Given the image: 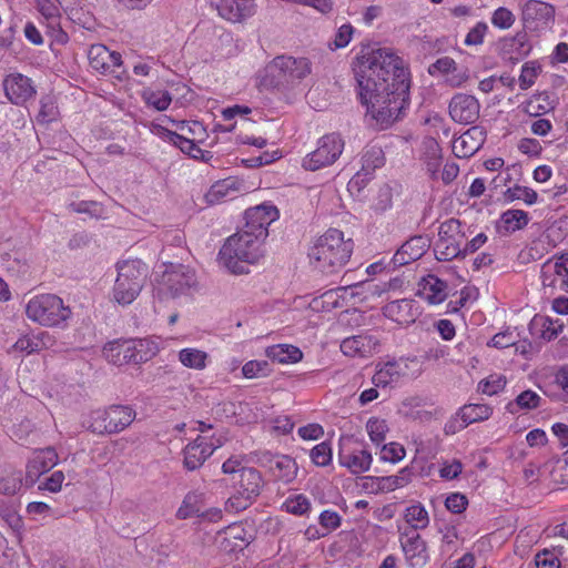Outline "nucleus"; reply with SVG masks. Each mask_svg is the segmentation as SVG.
I'll list each match as a JSON object with an SVG mask.
<instances>
[{"label":"nucleus","mask_w":568,"mask_h":568,"mask_svg":"<svg viewBox=\"0 0 568 568\" xmlns=\"http://www.w3.org/2000/svg\"><path fill=\"white\" fill-rule=\"evenodd\" d=\"M201 495L195 493H189L184 499L180 508L178 509L176 516L180 519H187L192 516H205L202 511Z\"/></svg>","instance_id":"47"},{"label":"nucleus","mask_w":568,"mask_h":568,"mask_svg":"<svg viewBox=\"0 0 568 568\" xmlns=\"http://www.w3.org/2000/svg\"><path fill=\"white\" fill-rule=\"evenodd\" d=\"M178 358L180 363L190 369L203 371L207 367L210 355L196 347H185L179 351Z\"/></svg>","instance_id":"34"},{"label":"nucleus","mask_w":568,"mask_h":568,"mask_svg":"<svg viewBox=\"0 0 568 568\" xmlns=\"http://www.w3.org/2000/svg\"><path fill=\"white\" fill-rule=\"evenodd\" d=\"M378 341L371 335H354L346 337L341 343V351L349 357H368L376 352Z\"/></svg>","instance_id":"24"},{"label":"nucleus","mask_w":568,"mask_h":568,"mask_svg":"<svg viewBox=\"0 0 568 568\" xmlns=\"http://www.w3.org/2000/svg\"><path fill=\"white\" fill-rule=\"evenodd\" d=\"M518 150L523 154L529 156H539L542 151V146L537 139L524 138L518 142Z\"/></svg>","instance_id":"63"},{"label":"nucleus","mask_w":568,"mask_h":568,"mask_svg":"<svg viewBox=\"0 0 568 568\" xmlns=\"http://www.w3.org/2000/svg\"><path fill=\"white\" fill-rule=\"evenodd\" d=\"M556 10L551 3L541 0H527L520 8V19L529 32H542L555 21Z\"/></svg>","instance_id":"12"},{"label":"nucleus","mask_w":568,"mask_h":568,"mask_svg":"<svg viewBox=\"0 0 568 568\" xmlns=\"http://www.w3.org/2000/svg\"><path fill=\"white\" fill-rule=\"evenodd\" d=\"M418 295L429 305H438L448 296V285L436 275L428 274L418 284Z\"/></svg>","instance_id":"23"},{"label":"nucleus","mask_w":568,"mask_h":568,"mask_svg":"<svg viewBox=\"0 0 568 568\" xmlns=\"http://www.w3.org/2000/svg\"><path fill=\"white\" fill-rule=\"evenodd\" d=\"M488 31V26L484 21H478L466 34L465 45H479L484 42L485 36Z\"/></svg>","instance_id":"59"},{"label":"nucleus","mask_w":568,"mask_h":568,"mask_svg":"<svg viewBox=\"0 0 568 568\" xmlns=\"http://www.w3.org/2000/svg\"><path fill=\"white\" fill-rule=\"evenodd\" d=\"M216 446L205 436L197 438L189 444L184 449V462H206L214 453Z\"/></svg>","instance_id":"32"},{"label":"nucleus","mask_w":568,"mask_h":568,"mask_svg":"<svg viewBox=\"0 0 568 568\" xmlns=\"http://www.w3.org/2000/svg\"><path fill=\"white\" fill-rule=\"evenodd\" d=\"M242 464H222L224 474L232 475V484L237 496L231 497L229 503L236 510L245 509L253 498L260 495L263 487V478L260 471L253 467H240Z\"/></svg>","instance_id":"7"},{"label":"nucleus","mask_w":568,"mask_h":568,"mask_svg":"<svg viewBox=\"0 0 568 568\" xmlns=\"http://www.w3.org/2000/svg\"><path fill=\"white\" fill-rule=\"evenodd\" d=\"M354 242L344 232L328 229L308 250L311 265L324 274L339 272L351 260Z\"/></svg>","instance_id":"3"},{"label":"nucleus","mask_w":568,"mask_h":568,"mask_svg":"<svg viewBox=\"0 0 568 568\" xmlns=\"http://www.w3.org/2000/svg\"><path fill=\"white\" fill-rule=\"evenodd\" d=\"M344 146L345 142L341 134L335 132L325 134L318 139L316 149L303 159L302 166L307 171L329 166L341 156Z\"/></svg>","instance_id":"11"},{"label":"nucleus","mask_w":568,"mask_h":568,"mask_svg":"<svg viewBox=\"0 0 568 568\" xmlns=\"http://www.w3.org/2000/svg\"><path fill=\"white\" fill-rule=\"evenodd\" d=\"M468 505V499L465 495L459 493L450 494L446 500V508L453 514H462Z\"/></svg>","instance_id":"62"},{"label":"nucleus","mask_w":568,"mask_h":568,"mask_svg":"<svg viewBox=\"0 0 568 568\" xmlns=\"http://www.w3.org/2000/svg\"><path fill=\"white\" fill-rule=\"evenodd\" d=\"M531 43L526 32H517L513 37L503 39L501 53L505 59L519 61L531 52Z\"/></svg>","instance_id":"26"},{"label":"nucleus","mask_w":568,"mask_h":568,"mask_svg":"<svg viewBox=\"0 0 568 568\" xmlns=\"http://www.w3.org/2000/svg\"><path fill=\"white\" fill-rule=\"evenodd\" d=\"M528 222V213L523 210H507L500 216V227L507 233L524 229Z\"/></svg>","instance_id":"40"},{"label":"nucleus","mask_w":568,"mask_h":568,"mask_svg":"<svg viewBox=\"0 0 568 568\" xmlns=\"http://www.w3.org/2000/svg\"><path fill=\"white\" fill-rule=\"evenodd\" d=\"M37 9L48 24H57L61 19L60 6L55 0H36Z\"/></svg>","instance_id":"51"},{"label":"nucleus","mask_w":568,"mask_h":568,"mask_svg":"<svg viewBox=\"0 0 568 568\" xmlns=\"http://www.w3.org/2000/svg\"><path fill=\"white\" fill-rule=\"evenodd\" d=\"M400 546L410 568H422L428 562L427 545L419 534L405 531L400 536Z\"/></svg>","instance_id":"17"},{"label":"nucleus","mask_w":568,"mask_h":568,"mask_svg":"<svg viewBox=\"0 0 568 568\" xmlns=\"http://www.w3.org/2000/svg\"><path fill=\"white\" fill-rule=\"evenodd\" d=\"M354 32H355V28L351 23L347 22V23L342 24L337 29L333 41L328 43V48L331 50H338V49L346 48L349 44V42L352 41Z\"/></svg>","instance_id":"55"},{"label":"nucleus","mask_w":568,"mask_h":568,"mask_svg":"<svg viewBox=\"0 0 568 568\" xmlns=\"http://www.w3.org/2000/svg\"><path fill=\"white\" fill-rule=\"evenodd\" d=\"M55 343V337L48 331H40L36 334H23L8 349V354L19 353L28 356L52 348Z\"/></svg>","instance_id":"19"},{"label":"nucleus","mask_w":568,"mask_h":568,"mask_svg":"<svg viewBox=\"0 0 568 568\" xmlns=\"http://www.w3.org/2000/svg\"><path fill=\"white\" fill-rule=\"evenodd\" d=\"M507 379L501 374H490L478 384V390L487 396H494L503 392L506 387Z\"/></svg>","instance_id":"50"},{"label":"nucleus","mask_w":568,"mask_h":568,"mask_svg":"<svg viewBox=\"0 0 568 568\" xmlns=\"http://www.w3.org/2000/svg\"><path fill=\"white\" fill-rule=\"evenodd\" d=\"M283 508L290 514L302 516L310 510L311 503L305 496L296 495L287 498L283 504Z\"/></svg>","instance_id":"56"},{"label":"nucleus","mask_w":568,"mask_h":568,"mask_svg":"<svg viewBox=\"0 0 568 568\" xmlns=\"http://www.w3.org/2000/svg\"><path fill=\"white\" fill-rule=\"evenodd\" d=\"M132 364L151 361L160 351L159 344L151 338H130Z\"/></svg>","instance_id":"30"},{"label":"nucleus","mask_w":568,"mask_h":568,"mask_svg":"<svg viewBox=\"0 0 568 568\" xmlns=\"http://www.w3.org/2000/svg\"><path fill=\"white\" fill-rule=\"evenodd\" d=\"M382 311L386 318L400 326H408L415 323L420 315L417 302L410 298L392 301Z\"/></svg>","instance_id":"20"},{"label":"nucleus","mask_w":568,"mask_h":568,"mask_svg":"<svg viewBox=\"0 0 568 568\" xmlns=\"http://www.w3.org/2000/svg\"><path fill=\"white\" fill-rule=\"evenodd\" d=\"M413 469L409 466L404 467L397 475L381 477L379 484H382L383 491H393L396 488L404 487L412 480Z\"/></svg>","instance_id":"45"},{"label":"nucleus","mask_w":568,"mask_h":568,"mask_svg":"<svg viewBox=\"0 0 568 568\" xmlns=\"http://www.w3.org/2000/svg\"><path fill=\"white\" fill-rule=\"evenodd\" d=\"M537 568H566L562 566L557 555L548 549H544L535 557Z\"/></svg>","instance_id":"61"},{"label":"nucleus","mask_w":568,"mask_h":568,"mask_svg":"<svg viewBox=\"0 0 568 568\" xmlns=\"http://www.w3.org/2000/svg\"><path fill=\"white\" fill-rule=\"evenodd\" d=\"M404 367L400 362L392 361L381 365L375 372L372 381L376 387H386L397 383L404 374Z\"/></svg>","instance_id":"31"},{"label":"nucleus","mask_w":568,"mask_h":568,"mask_svg":"<svg viewBox=\"0 0 568 568\" xmlns=\"http://www.w3.org/2000/svg\"><path fill=\"white\" fill-rule=\"evenodd\" d=\"M347 290L346 286L328 290L322 295L314 297L310 303V307L315 312H331L334 308L343 307Z\"/></svg>","instance_id":"28"},{"label":"nucleus","mask_w":568,"mask_h":568,"mask_svg":"<svg viewBox=\"0 0 568 568\" xmlns=\"http://www.w3.org/2000/svg\"><path fill=\"white\" fill-rule=\"evenodd\" d=\"M320 524L326 530L327 534L331 530H335L341 526V516L333 510H324L320 515Z\"/></svg>","instance_id":"64"},{"label":"nucleus","mask_w":568,"mask_h":568,"mask_svg":"<svg viewBox=\"0 0 568 568\" xmlns=\"http://www.w3.org/2000/svg\"><path fill=\"white\" fill-rule=\"evenodd\" d=\"M540 277L544 287L568 293V252L554 261L546 262L542 265Z\"/></svg>","instance_id":"15"},{"label":"nucleus","mask_w":568,"mask_h":568,"mask_svg":"<svg viewBox=\"0 0 568 568\" xmlns=\"http://www.w3.org/2000/svg\"><path fill=\"white\" fill-rule=\"evenodd\" d=\"M540 403L541 397L536 392L527 389L518 394L513 402H509L506 408L511 414H515L519 410H530L538 408Z\"/></svg>","instance_id":"38"},{"label":"nucleus","mask_w":568,"mask_h":568,"mask_svg":"<svg viewBox=\"0 0 568 568\" xmlns=\"http://www.w3.org/2000/svg\"><path fill=\"white\" fill-rule=\"evenodd\" d=\"M102 353L104 358L115 366L132 364V354L129 339L119 338L110 341L103 346Z\"/></svg>","instance_id":"27"},{"label":"nucleus","mask_w":568,"mask_h":568,"mask_svg":"<svg viewBox=\"0 0 568 568\" xmlns=\"http://www.w3.org/2000/svg\"><path fill=\"white\" fill-rule=\"evenodd\" d=\"M361 103L377 123L388 125L409 104V71L388 48L358 55L354 67Z\"/></svg>","instance_id":"1"},{"label":"nucleus","mask_w":568,"mask_h":568,"mask_svg":"<svg viewBox=\"0 0 568 568\" xmlns=\"http://www.w3.org/2000/svg\"><path fill=\"white\" fill-rule=\"evenodd\" d=\"M217 14L232 23L243 22L256 13V0H210Z\"/></svg>","instance_id":"14"},{"label":"nucleus","mask_w":568,"mask_h":568,"mask_svg":"<svg viewBox=\"0 0 568 568\" xmlns=\"http://www.w3.org/2000/svg\"><path fill=\"white\" fill-rule=\"evenodd\" d=\"M534 325L540 326L539 337L547 342L556 339L565 327L560 320H552L550 317L535 320Z\"/></svg>","instance_id":"46"},{"label":"nucleus","mask_w":568,"mask_h":568,"mask_svg":"<svg viewBox=\"0 0 568 568\" xmlns=\"http://www.w3.org/2000/svg\"><path fill=\"white\" fill-rule=\"evenodd\" d=\"M450 118L460 124L475 123L480 114V103L470 94L457 93L449 102Z\"/></svg>","instance_id":"16"},{"label":"nucleus","mask_w":568,"mask_h":568,"mask_svg":"<svg viewBox=\"0 0 568 568\" xmlns=\"http://www.w3.org/2000/svg\"><path fill=\"white\" fill-rule=\"evenodd\" d=\"M406 456L404 446L396 442L385 444L381 450L382 462H402Z\"/></svg>","instance_id":"57"},{"label":"nucleus","mask_w":568,"mask_h":568,"mask_svg":"<svg viewBox=\"0 0 568 568\" xmlns=\"http://www.w3.org/2000/svg\"><path fill=\"white\" fill-rule=\"evenodd\" d=\"M0 517L16 534H21L24 527L23 519L13 507H1Z\"/></svg>","instance_id":"58"},{"label":"nucleus","mask_w":568,"mask_h":568,"mask_svg":"<svg viewBox=\"0 0 568 568\" xmlns=\"http://www.w3.org/2000/svg\"><path fill=\"white\" fill-rule=\"evenodd\" d=\"M312 73V62L306 57L280 54L266 63L258 77V87L288 95L300 89Z\"/></svg>","instance_id":"2"},{"label":"nucleus","mask_w":568,"mask_h":568,"mask_svg":"<svg viewBox=\"0 0 568 568\" xmlns=\"http://www.w3.org/2000/svg\"><path fill=\"white\" fill-rule=\"evenodd\" d=\"M116 270L113 300L120 305H130L142 291L148 277V266L140 260H126L119 262Z\"/></svg>","instance_id":"6"},{"label":"nucleus","mask_w":568,"mask_h":568,"mask_svg":"<svg viewBox=\"0 0 568 568\" xmlns=\"http://www.w3.org/2000/svg\"><path fill=\"white\" fill-rule=\"evenodd\" d=\"M490 22L498 30H509L516 22V16L510 9L498 7L493 11Z\"/></svg>","instance_id":"52"},{"label":"nucleus","mask_w":568,"mask_h":568,"mask_svg":"<svg viewBox=\"0 0 568 568\" xmlns=\"http://www.w3.org/2000/svg\"><path fill=\"white\" fill-rule=\"evenodd\" d=\"M493 414V407L488 404H468L464 405L459 410L463 424L462 428L473 423H478L488 419Z\"/></svg>","instance_id":"35"},{"label":"nucleus","mask_w":568,"mask_h":568,"mask_svg":"<svg viewBox=\"0 0 568 568\" xmlns=\"http://www.w3.org/2000/svg\"><path fill=\"white\" fill-rule=\"evenodd\" d=\"M467 227L459 220L450 217L439 224L434 253L438 261H452L463 254Z\"/></svg>","instance_id":"9"},{"label":"nucleus","mask_w":568,"mask_h":568,"mask_svg":"<svg viewBox=\"0 0 568 568\" xmlns=\"http://www.w3.org/2000/svg\"><path fill=\"white\" fill-rule=\"evenodd\" d=\"M555 101L548 92H539L530 97L525 110L531 116H539L554 110Z\"/></svg>","instance_id":"39"},{"label":"nucleus","mask_w":568,"mask_h":568,"mask_svg":"<svg viewBox=\"0 0 568 568\" xmlns=\"http://www.w3.org/2000/svg\"><path fill=\"white\" fill-rule=\"evenodd\" d=\"M404 518L412 527L410 531L414 532L419 529H425L429 524L428 511L420 503L407 507L405 509Z\"/></svg>","instance_id":"41"},{"label":"nucleus","mask_w":568,"mask_h":568,"mask_svg":"<svg viewBox=\"0 0 568 568\" xmlns=\"http://www.w3.org/2000/svg\"><path fill=\"white\" fill-rule=\"evenodd\" d=\"M23 485L21 471H4L0 474V494L7 496L16 495Z\"/></svg>","instance_id":"48"},{"label":"nucleus","mask_w":568,"mask_h":568,"mask_svg":"<svg viewBox=\"0 0 568 568\" xmlns=\"http://www.w3.org/2000/svg\"><path fill=\"white\" fill-rule=\"evenodd\" d=\"M26 316L42 327L63 329L68 326L72 311L60 296L42 293L28 301Z\"/></svg>","instance_id":"5"},{"label":"nucleus","mask_w":568,"mask_h":568,"mask_svg":"<svg viewBox=\"0 0 568 568\" xmlns=\"http://www.w3.org/2000/svg\"><path fill=\"white\" fill-rule=\"evenodd\" d=\"M385 163L384 152L378 146L367 148L362 155V171L364 175H369L376 169Z\"/></svg>","instance_id":"44"},{"label":"nucleus","mask_w":568,"mask_h":568,"mask_svg":"<svg viewBox=\"0 0 568 568\" xmlns=\"http://www.w3.org/2000/svg\"><path fill=\"white\" fill-rule=\"evenodd\" d=\"M241 191V183L234 178H229L215 182L206 192L205 200L209 204H219L236 199Z\"/></svg>","instance_id":"25"},{"label":"nucleus","mask_w":568,"mask_h":568,"mask_svg":"<svg viewBox=\"0 0 568 568\" xmlns=\"http://www.w3.org/2000/svg\"><path fill=\"white\" fill-rule=\"evenodd\" d=\"M265 355L278 364H294L302 359V351L293 345L276 344L265 349Z\"/></svg>","instance_id":"33"},{"label":"nucleus","mask_w":568,"mask_h":568,"mask_svg":"<svg viewBox=\"0 0 568 568\" xmlns=\"http://www.w3.org/2000/svg\"><path fill=\"white\" fill-rule=\"evenodd\" d=\"M264 240L243 229L229 236L220 250V258L233 274H245L247 265L264 257Z\"/></svg>","instance_id":"4"},{"label":"nucleus","mask_w":568,"mask_h":568,"mask_svg":"<svg viewBox=\"0 0 568 568\" xmlns=\"http://www.w3.org/2000/svg\"><path fill=\"white\" fill-rule=\"evenodd\" d=\"M68 209L78 214H87L92 219H101L104 215L103 205L97 201L71 202Z\"/></svg>","instance_id":"49"},{"label":"nucleus","mask_w":568,"mask_h":568,"mask_svg":"<svg viewBox=\"0 0 568 568\" xmlns=\"http://www.w3.org/2000/svg\"><path fill=\"white\" fill-rule=\"evenodd\" d=\"M427 247L428 243L426 239L423 236H415L402 245L400 250L396 253V256H400V262L406 264L422 257Z\"/></svg>","instance_id":"36"},{"label":"nucleus","mask_w":568,"mask_h":568,"mask_svg":"<svg viewBox=\"0 0 568 568\" xmlns=\"http://www.w3.org/2000/svg\"><path fill=\"white\" fill-rule=\"evenodd\" d=\"M366 430L371 440L379 445L386 438L388 425L387 422L383 418L371 417L366 423Z\"/></svg>","instance_id":"53"},{"label":"nucleus","mask_w":568,"mask_h":568,"mask_svg":"<svg viewBox=\"0 0 568 568\" xmlns=\"http://www.w3.org/2000/svg\"><path fill=\"white\" fill-rule=\"evenodd\" d=\"M8 100L13 104H23L36 94L31 79L21 73H11L3 81Z\"/></svg>","instance_id":"21"},{"label":"nucleus","mask_w":568,"mask_h":568,"mask_svg":"<svg viewBox=\"0 0 568 568\" xmlns=\"http://www.w3.org/2000/svg\"><path fill=\"white\" fill-rule=\"evenodd\" d=\"M136 416L131 406L111 405L93 409L89 415L88 427L97 434H115L132 424Z\"/></svg>","instance_id":"8"},{"label":"nucleus","mask_w":568,"mask_h":568,"mask_svg":"<svg viewBox=\"0 0 568 568\" xmlns=\"http://www.w3.org/2000/svg\"><path fill=\"white\" fill-rule=\"evenodd\" d=\"M423 159L427 171L432 176L438 172L442 161V149L436 140L428 139L424 142V154Z\"/></svg>","instance_id":"42"},{"label":"nucleus","mask_w":568,"mask_h":568,"mask_svg":"<svg viewBox=\"0 0 568 568\" xmlns=\"http://www.w3.org/2000/svg\"><path fill=\"white\" fill-rule=\"evenodd\" d=\"M64 481V474L61 470L53 471L50 476L44 477L39 486V490H48L50 493H59Z\"/></svg>","instance_id":"60"},{"label":"nucleus","mask_w":568,"mask_h":568,"mask_svg":"<svg viewBox=\"0 0 568 568\" xmlns=\"http://www.w3.org/2000/svg\"><path fill=\"white\" fill-rule=\"evenodd\" d=\"M141 97L148 106L156 111H165L172 103V95L169 91L162 89H143Z\"/></svg>","instance_id":"37"},{"label":"nucleus","mask_w":568,"mask_h":568,"mask_svg":"<svg viewBox=\"0 0 568 568\" xmlns=\"http://www.w3.org/2000/svg\"><path fill=\"white\" fill-rule=\"evenodd\" d=\"M542 67L537 60L527 61L521 65L520 74L518 78V84L521 90H528L531 88L540 73Z\"/></svg>","instance_id":"43"},{"label":"nucleus","mask_w":568,"mask_h":568,"mask_svg":"<svg viewBox=\"0 0 568 568\" xmlns=\"http://www.w3.org/2000/svg\"><path fill=\"white\" fill-rule=\"evenodd\" d=\"M88 59L90 67L101 74L112 73L122 64L121 54L115 51H110L103 44H92L88 53Z\"/></svg>","instance_id":"22"},{"label":"nucleus","mask_w":568,"mask_h":568,"mask_svg":"<svg viewBox=\"0 0 568 568\" xmlns=\"http://www.w3.org/2000/svg\"><path fill=\"white\" fill-rule=\"evenodd\" d=\"M242 374L245 378L266 377L271 374V367L266 361H248L242 367Z\"/></svg>","instance_id":"54"},{"label":"nucleus","mask_w":568,"mask_h":568,"mask_svg":"<svg viewBox=\"0 0 568 568\" xmlns=\"http://www.w3.org/2000/svg\"><path fill=\"white\" fill-rule=\"evenodd\" d=\"M278 217L280 211L275 205L262 203L245 211V224L242 229L265 241L268 235V226Z\"/></svg>","instance_id":"13"},{"label":"nucleus","mask_w":568,"mask_h":568,"mask_svg":"<svg viewBox=\"0 0 568 568\" xmlns=\"http://www.w3.org/2000/svg\"><path fill=\"white\" fill-rule=\"evenodd\" d=\"M196 283L194 271L183 264H169L156 278L158 294L163 297H178L186 294Z\"/></svg>","instance_id":"10"},{"label":"nucleus","mask_w":568,"mask_h":568,"mask_svg":"<svg viewBox=\"0 0 568 568\" xmlns=\"http://www.w3.org/2000/svg\"><path fill=\"white\" fill-rule=\"evenodd\" d=\"M485 141V129L479 125H474L453 140L452 151L456 158L468 159L483 146Z\"/></svg>","instance_id":"18"},{"label":"nucleus","mask_w":568,"mask_h":568,"mask_svg":"<svg viewBox=\"0 0 568 568\" xmlns=\"http://www.w3.org/2000/svg\"><path fill=\"white\" fill-rule=\"evenodd\" d=\"M544 394L555 402L568 403V366H562L555 372Z\"/></svg>","instance_id":"29"}]
</instances>
